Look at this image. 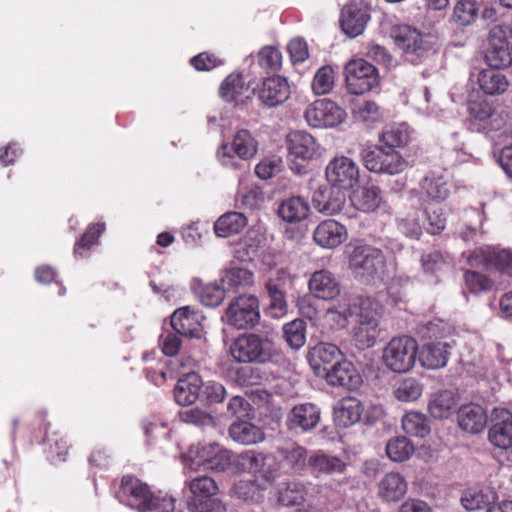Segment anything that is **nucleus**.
Listing matches in <instances>:
<instances>
[{
	"instance_id": "52",
	"label": "nucleus",
	"mask_w": 512,
	"mask_h": 512,
	"mask_svg": "<svg viewBox=\"0 0 512 512\" xmlns=\"http://www.w3.org/2000/svg\"><path fill=\"white\" fill-rule=\"evenodd\" d=\"M284 338L292 349H299L306 342V325L303 320L296 319L283 327Z\"/></svg>"
},
{
	"instance_id": "18",
	"label": "nucleus",
	"mask_w": 512,
	"mask_h": 512,
	"mask_svg": "<svg viewBox=\"0 0 512 512\" xmlns=\"http://www.w3.org/2000/svg\"><path fill=\"white\" fill-rule=\"evenodd\" d=\"M344 358L341 350L334 344L321 342L309 351V364L318 377L324 378L329 368Z\"/></svg>"
},
{
	"instance_id": "13",
	"label": "nucleus",
	"mask_w": 512,
	"mask_h": 512,
	"mask_svg": "<svg viewBox=\"0 0 512 512\" xmlns=\"http://www.w3.org/2000/svg\"><path fill=\"white\" fill-rule=\"evenodd\" d=\"M310 454L307 448L292 442L278 447L274 459L278 461L279 470L304 475L309 469Z\"/></svg>"
},
{
	"instance_id": "54",
	"label": "nucleus",
	"mask_w": 512,
	"mask_h": 512,
	"mask_svg": "<svg viewBox=\"0 0 512 512\" xmlns=\"http://www.w3.org/2000/svg\"><path fill=\"white\" fill-rule=\"evenodd\" d=\"M260 250L261 239H259L258 237L247 235L244 239H242L239 242L235 250V256L240 261L249 262L253 261L256 257L259 256Z\"/></svg>"
},
{
	"instance_id": "17",
	"label": "nucleus",
	"mask_w": 512,
	"mask_h": 512,
	"mask_svg": "<svg viewBox=\"0 0 512 512\" xmlns=\"http://www.w3.org/2000/svg\"><path fill=\"white\" fill-rule=\"evenodd\" d=\"M391 36L396 45L408 55L422 57L430 50L428 41L410 26L394 27Z\"/></svg>"
},
{
	"instance_id": "34",
	"label": "nucleus",
	"mask_w": 512,
	"mask_h": 512,
	"mask_svg": "<svg viewBox=\"0 0 512 512\" xmlns=\"http://www.w3.org/2000/svg\"><path fill=\"white\" fill-rule=\"evenodd\" d=\"M458 406V401L452 391L440 390L431 394L428 411L436 419L450 417Z\"/></svg>"
},
{
	"instance_id": "55",
	"label": "nucleus",
	"mask_w": 512,
	"mask_h": 512,
	"mask_svg": "<svg viewBox=\"0 0 512 512\" xmlns=\"http://www.w3.org/2000/svg\"><path fill=\"white\" fill-rule=\"evenodd\" d=\"M266 290L270 299L269 311L273 317H281L287 311L285 293L277 288L272 282H266Z\"/></svg>"
},
{
	"instance_id": "11",
	"label": "nucleus",
	"mask_w": 512,
	"mask_h": 512,
	"mask_svg": "<svg viewBox=\"0 0 512 512\" xmlns=\"http://www.w3.org/2000/svg\"><path fill=\"white\" fill-rule=\"evenodd\" d=\"M304 117L314 128H332L343 123L347 113L333 101L321 99L307 107Z\"/></svg>"
},
{
	"instance_id": "61",
	"label": "nucleus",
	"mask_w": 512,
	"mask_h": 512,
	"mask_svg": "<svg viewBox=\"0 0 512 512\" xmlns=\"http://www.w3.org/2000/svg\"><path fill=\"white\" fill-rule=\"evenodd\" d=\"M225 288L215 284L206 285L200 294L201 302L205 306L214 307L222 303L225 298Z\"/></svg>"
},
{
	"instance_id": "30",
	"label": "nucleus",
	"mask_w": 512,
	"mask_h": 512,
	"mask_svg": "<svg viewBox=\"0 0 512 512\" xmlns=\"http://www.w3.org/2000/svg\"><path fill=\"white\" fill-rule=\"evenodd\" d=\"M500 69L501 68H492L489 66L478 73L477 84L484 94L498 96L508 90L510 85L509 80Z\"/></svg>"
},
{
	"instance_id": "35",
	"label": "nucleus",
	"mask_w": 512,
	"mask_h": 512,
	"mask_svg": "<svg viewBox=\"0 0 512 512\" xmlns=\"http://www.w3.org/2000/svg\"><path fill=\"white\" fill-rule=\"evenodd\" d=\"M497 498V492L491 487H472L463 492L461 502L465 509L475 511L488 508Z\"/></svg>"
},
{
	"instance_id": "10",
	"label": "nucleus",
	"mask_w": 512,
	"mask_h": 512,
	"mask_svg": "<svg viewBox=\"0 0 512 512\" xmlns=\"http://www.w3.org/2000/svg\"><path fill=\"white\" fill-rule=\"evenodd\" d=\"M346 85L351 94L362 95L379 84L376 68L364 59H356L345 66Z\"/></svg>"
},
{
	"instance_id": "29",
	"label": "nucleus",
	"mask_w": 512,
	"mask_h": 512,
	"mask_svg": "<svg viewBox=\"0 0 512 512\" xmlns=\"http://www.w3.org/2000/svg\"><path fill=\"white\" fill-rule=\"evenodd\" d=\"M311 293L323 300H331L340 294V284L334 275L327 270L316 271L312 274L309 283Z\"/></svg>"
},
{
	"instance_id": "38",
	"label": "nucleus",
	"mask_w": 512,
	"mask_h": 512,
	"mask_svg": "<svg viewBox=\"0 0 512 512\" xmlns=\"http://www.w3.org/2000/svg\"><path fill=\"white\" fill-rule=\"evenodd\" d=\"M351 203L359 211L373 212L382 203L381 190L374 185L361 187L353 192Z\"/></svg>"
},
{
	"instance_id": "25",
	"label": "nucleus",
	"mask_w": 512,
	"mask_h": 512,
	"mask_svg": "<svg viewBox=\"0 0 512 512\" xmlns=\"http://www.w3.org/2000/svg\"><path fill=\"white\" fill-rule=\"evenodd\" d=\"M289 96V84L281 76H274L264 80L258 92L260 101L268 107H275L284 103Z\"/></svg>"
},
{
	"instance_id": "32",
	"label": "nucleus",
	"mask_w": 512,
	"mask_h": 512,
	"mask_svg": "<svg viewBox=\"0 0 512 512\" xmlns=\"http://www.w3.org/2000/svg\"><path fill=\"white\" fill-rule=\"evenodd\" d=\"M407 492V481L398 472H389L378 483V495L384 501H399Z\"/></svg>"
},
{
	"instance_id": "22",
	"label": "nucleus",
	"mask_w": 512,
	"mask_h": 512,
	"mask_svg": "<svg viewBox=\"0 0 512 512\" xmlns=\"http://www.w3.org/2000/svg\"><path fill=\"white\" fill-rule=\"evenodd\" d=\"M347 463L336 455L323 450L312 451L310 454L309 471L315 478L343 474Z\"/></svg>"
},
{
	"instance_id": "28",
	"label": "nucleus",
	"mask_w": 512,
	"mask_h": 512,
	"mask_svg": "<svg viewBox=\"0 0 512 512\" xmlns=\"http://www.w3.org/2000/svg\"><path fill=\"white\" fill-rule=\"evenodd\" d=\"M369 20L366 8L357 3H350L342 11L341 26L349 37L362 34Z\"/></svg>"
},
{
	"instance_id": "57",
	"label": "nucleus",
	"mask_w": 512,
	"mask_h": 512,
	"mask_svg": "<svg viewBox=\"0 0 512 512\" xmlns=\"http://www.w3.org/2000/svg\"><path fill=\"white\" fill-rule=\"evenodd\" d=\"M105 229L104 224H96L88 227L80 241L76 244L74 249L75 257H85L86 251L96 242L98 237L102 234Z\"/></svg>"
},
{
	"instance_id": "39",
	"label": "nucleus",
	"mask_w": 512,
	"mask_h": 512,
	"mask_svg": "<svg viewBox=\"0 0 512 512\" xmlns=\"http://www.w3.org/2000/svg\"><path fill=\"white\" fill-rule=\"evenodd\" d=\"M309 204L302 197H291L284 200L279 208V216L288 223L300 222L309 214Z\"/></svg>"
},
{
	"instance_id": "63",
	"label": "nucleus",
	"mask_w": 512,
	"mask_h": 512,
	"mask_svg": "<svg viewBox=\"0 0 512 512\" xmlns=\"http://www.w3.org/2000/svg\"><path fill=\"white\" fill-rule=\"evenodd\" d=\"M269 460L262 453L248 451L241 456V464L251 472H261Z\"/></svg>"
},
{
	"instance_id": "53",
	"label": "nucleus",
	"mask_w": 512,
	"mask_h": 512,
	"mask_svg": "<svg viewBox=\"0 0 512 512\" xmlns=\"http://www.w3.org/2000/svg\"><path fill=\"white\" fill-rule=\"evenodd\" d=\"M478 16V6L475 0H460L453 10V20L461 25H471Z\"/></svg>"
},
{
	"instance_id": "21",
	"label": "nucleus",
	"mask_w": 512,
	"mask_h": 512,
	"mask_svg": "<svg viewBox=\"0 0 512 512\" xmlns=\"http://www.w3.org/2000/svg\"><path fill=\"white\" fill-rule=\"evenodd\" d=\"M324 379L331 386L343 387L348 390L358 389L362 384V377L356 367L344 358L336 362L333 368H329Z\"/></svg>"
},
{
	"instance_id": "9",
	"label": "nucleus",
	"mask_w": 512,
	"mask_h": 512,
	"mask_svg": "<svg viewBox=\"0 0 512 512\" xmlns=\"http://www.w3.org/2000/svg\"><path fill=\"white\" fill-rule=\"evenodd\" d=\"M224 321L237 329H247L256 325L260 320L259 301L250 294L239 295L231 300Z\"/></svg>"
},
{
	"instance_id": "7",
	"label": "nucleus",
	"mask_w": 512,
	"mask_h": 512,
	"mask_svg": "<svg viewBox=\"0 0 512 512\" xmlns=\"http://www.w3.org/2000/svg\"><path fill=\"white\" fill-rule=\"evenodd\" d=\"M349 268L362 278H374L381 274L385 259L380 249L369 245H354L347 249Z\"/></svg>"
},
{
	"instance_id": "3",
	"label": "nucleus",
	"mask_w": 512,
	"mask_h": 512,
	"mask_svg": "<svg viewBox=\"0 0 512 512\" xmlns=\"http://www.w3.org/2000/svg\"><path fill=\"white\" fill-rule=\"evenodd\" d=\"M185 487L190 492L187 497V508L190 512H225L224 503L215 497L218 485L212 477H194L185 482Z\"/></svg>"
},
{
	"instance_id": "49",
	"label": "nucleus",
	"mask_w": 512,
	"mask_h": 512,
	"mask_svg": "<svg viewBox=\"0 0 512 512\" xmlns=\"http://www.w3.org/2000/svg\"><path fill=\"white\" fill-rule=\"evenodd\" d=\"M248 91L240 74H230L221 84L220 96L227 102L240 100Z\"/></svg>"
},
{
	"instance_id": "27",
	"label": "nucleus",
	"mask_w": 512,
	"mask_h": 512,
	"mask_svg": "<svg viewBox=\"0 0 512 512\" xmlns=\"http://www.w3.org/2000/svg\"><path fill=\"white\" fill-rule=\"evenodd\" d=\"M364 407L355 397H345L339 400L333 409L335 424L341 428H348L360 421Z\"/></svg>"
},
{
	"instance_id": "4",
	"label": "nucleus",
	"mask_w": 512,
	"mask_h": 512,
	"mask_svg": "<svg viewBox=\"0 0 512 512\" xmlns=\"http://www.w3.org/2000/svg\"><path fill=\"white\" fill-rule=\"evenodd\" d=\"M230 453L217 443H198L189 448L184 455L186 469L225 470L230 464Z\"/></svg>"
},
{
	"instance_id": "23",
	"label": "nucleus",
	"mask_w": 512,
	"mask_h": 512,
	"mask_svg": "<svg viewBox=\"0 0 512 512\" xmlns=\"http://www.w3.org/2000/svg\"><path fill=\"white\" fill-rule=\"evenodd\" d=\"M321 417L320 408L313 403L295 405L287 415L289 430L307 432L314 429Z\"/></svg>"
},
{
	"instance_id": "62",
	"label": "nucleus",
	"mask_w": 512,
	"mask_h": 512,
	"mask_svg": "<svg viewBox=\"0 0 512 512\" xmlns=\"http://www.w3.org/2000/svg\"><path fill=\"white\" fill-rule=\"evenodd\" d=\"M512 26L509 24H497L489 32V45L512 44Z\"/></svg>"
},
{
	"instance_id": "60",
	"label": "nucleus",
	"mask_w": 512,
	"mask_h": 512,
	"mask_svg": "<svg viewBox=\"0 0 512 512\" xmlns=\"http://www.w3.org/2000/svg\"><path fill=\"white\" fill-rule=\"evenodd\" d=\"M465 282L469 291L474 294L488 291L492 287V281L490 279L474 271H467L465 273Z\"/></svg>"
},
{
	"instance_id": "2",
	"label": "nucleus",
	"mask_w": 512,
	"mask_h": 512,
	"mask_svg": "<svg viewBox=\"0 0 512 512\" xmlns=\"http://www.w3.org/2000/svg\"><path fill=\"white\" fill-rule=\"evenodd\" d=\"M276 352L274 333H244L230 346L231 356L239 363H265Z\"/></svg>"
},
{
	"instance_id": "12",
	"label": "nucleus",
	"mask_w": 512,
	"mask_h": 512,
	"mask_svg": "<svg viewBox=\"0 0 512 512\" xmlns=\"http://www.w3.org/2000/svg\"><path fill=\"white\" fill-rule=\"evenodd\" d=\"M472 267L495 268L512 276V252L496 247H480L473 250L467 257Z\"/></svg>"
},
{
	"instance_id": "26",
	"label": "nucleus",
	"mask_w": 512,
	"mask_h": 512,
	"mask_svg": "<svg viewBox=\"0 0 512 512\" xmlns=\"http://www.w3.org/2000/svg\"><path fill=\"white\" fill-rule=\"evenodd\" d=\"M202 319L203 316L199 313L184 306L174 311L171 316V325L178 334L194 338L200 336Z\"/></svg>"
},
{
	"instance_id": "14",
	"label": "nucleus",
	"mask_w": 512,
	"mask_h": 512,
	"mask_svg": "<svg viewBox=\"0 0 512 512\" xmlns=\"http://www.w3.org/2000/svg\"><path fill=\"white\" fill-rule=\"evenodd\" d=\"M359 167L348 157H336L326 167L329 184L343 190L354 187L359 182Z\"/></svg>"
},
{
	"instance_id": "24",
	"label": "nucleus",
	"mask_w": 512,
	"mask_h": 512,
	"mask_svg": "<svg viewBox=\"0 0 512 512\" xmlns=\"http://www.w3.org/2000/svg\"><path fill=\"white\" fill-rule=\"evenodd\" d=\"M347 237L346 227L332 219L320 222L313 231L314 241L325 249H334L340 246Z\"/></svg>"
},
{
	"instance_id": "15",
	"label": "nucleus",
	"mask_w": 512,
	"mask_h": 512,
	"mask_svg": "<svg viewBox=\"0 0 512 512\" xmlns=\"http://www.w3.org/2000/svg\"><path fill=\"white\" fill-rule=\"evenodd\" d=\"M232 152L243 160L250 159L256 154L257 143L249 131L244 129L238 131L231 146L224 144L218 149L217 157L222 165H235Z\"/></svg>"
},
{
	"instance_id": "16",
	"label": "nucleus",
	"mask_w": 512,
	"mask_h": 512,
	"mask_svg": "<svg viewBox=\"0 0 512 512\" xmlns=\"http://www.w3.org/2000/svg\"><path fill=\"white\" fill-rule=\"evenodd\" d=\"M488 440L496 448L512 447V413L505 408H495L491 414Z\"/></svg>"
},
{
	"instance_id": "5",
	"label": "nucleus",
	"mask_w": 512,
	"mask_h": 512,
	"mask_svg": "<svg viewBox=\"0 0 512 512\" xmlns=\"http://www.w3.org/2000/svg\"><path fill=\"white\" fill-rule=\"evenodd\" d=\"M115 497L118 501L137 512H151L159 506L157 497L150 487L133 476H124Z\"/></svg>"
},
{
	"instance_id": "44",
	"label": "nucleus",
	"mask_w": 512,
	"mask_h": 512,
	"mask_svg": "<svg viewBox=\"0 0 512 512\" xmlns=\"http://www.w3.org/2000/svg\"><path fill=\"white\" fill-rule=\"evenodd\" d=\"M307 489L300 481H291L279 490L278 500L284 506H296L305 502Z\"/></svg>"
},
{
	"instance_id": "47",
	"label": "nucleus",
	"mask_w": 512,
	"mask_h": 512,
	"mask_svg": "<svg viewBox=\"0 0 512 512\" xmlns=\"http://www.w3.org/2000/svg\"><path fill=\"white\" fill-rule=\"evenodd\" d=\"M415 448L412 442L404 436L390 439L386 444V454L394 462H404L411 458Z\"/></svg>"
},
{
	"instance_id": "31",
	"label": "nucleus",
	"mask_w": 512,
	"mask_h": 512,
	"mask_svg": "<svg viewBox=\"0 0 512 512\" xmlns=\"http://www.w3.org/2000/svg\"><path fill=\"white\" fill-rule=\"evenodd\" d=\"M202 380L195 372L185 373L174 388V397L179 405H191L199 397Z\"/></svg>"
},
{
	"instance_id": "42",
	"label": "nucleus",
	"mask_w": 512,
	"mask_h": 512,
	"mask_svg": "<svg viewBox=\"0 0 512 512\" xmlns=\"http://www.w3.org/2000/svg\"><path fill=\"white\" fill-rule=\"evenodd\" d=\"M410 130L406 124L387 126L379 135V141L389 149L403 147L410 141Z\"/></svg>"
},
{
	"instance_id": "41",
	"label": "nucleus",
	"mask_w": 512,
	"mask_h": 512,
	"mask_svg": "<svg viewBox=\"0 0 512 512\" xmlns=\"http://www.w3.org/2000/svg\"><path fill=\"white\" fill-rule=\"evenodd\" d=\"M246 225V217L242 213L228 212L218 218L214 230L219 237L226 238L239 233Z\"/></svg>"
},
{
	"instance_id": "59",
	"label": "nucleus",
	"mask_w": 512,
	"mask_h": 512,
	"mask_svg": "<svg viewBox=\"0 0 512 512\" xmlns=\"http://www.w3.org/2000/svg\"><path fill=\"white\" fill-rule=\"evenodd\" d=\"M428 226L427 231L431 234H437L445 228L446 218L443 210L439 206H430L425 210Z\"/></svg>"
},
{
	"instance_id": "33",
	"label": "nucleus",
	"mask_w": 512,
	"mask_h": 512,
	"mask_svg": "<svg viewBox=\"0 0 512 512\" xmlns=\"http://www.w3.org/2000/svg\"><path fill=\"white\" fill-rule=\"evenodd\" d=\"M486 422L487 415L480 405H465L458 411V424L469 433H480L485 428Z\"/></svg>"
},
{
	"instance_id": "20",
	"label": "nucleus",
	"mask_w": 512,
	"mask_h": 512,
	"mask_svg": "<svg viewBox=\"0 0 512 512\" xmlns=\"http://www.w3.org/2000/svg\"><path fill=\"white\" fill-rule=\"evenodd\" d=\"M312 202L315 209L325 215H335L346 203L345 191L339 187L321 186L313 194Z\"/></svg>"
},
{
	"instance_id": "36",
	"label": "nucleus",
	"mask_w": 512,
	"mask_h": 512,
	"mask_svg": "<svg viewBox=\"0 0 512 512\" xmlns=\"http://www.w3.org/2000/svg\"><path fill=\"white\" fill-rule=\"evenodd\" d=\"M449 345L447 343H428L420 351V362L428 369H439L444 367L449 358Z\"/></svg>"
},
{
	"instance_id": "51",
	"label": "nucleus",
	"mask_w": 512,
	"mask_h": 512,
	"mask_svg": "<svg viewBox=\"0 0 512 512\" xmlns=\"http://www.w3.org/2000/svg\"><path fill=\"white\" fill-rule=\"evenodd\" d=\"M402 428L405 433L415 437H425L430 432L425 416L414 411L403 416Z\"/></svg>"
},
{
	"instance_id": "8",
	"label": "nucleus",
	"mask_w": 512,
	"mask_h": 512,
	"mask_svg": "<svg viewBox=\"0 0 512 512\" xmlns=\"http://www.w3.org/2000/svg\"><path fill=\"white\" fill-rule=\"evenodd\" d=\"M364 166L371 172L395 175L408 167V162L395 149L364 147L361 152Z\"/></svg>"
},
{
	"instance_id": "48",
	"label": "nucleus",
	"mask_w": 512,
	"mask_h": 512,
	"mask_svg": "<svg viewBox=\"0 0 512 512\" xmlns=\"http://www.w3.org/2000/svg\"><path fill=\"white\" fill-rule=\"evenodd\" d=\"M353 116L358 122L370 126L384 119V111L375 101L366 100L357 104Z\"/></svg>"
},
{
	"instance_id": "6",
	"label": "nucleus",
	"mask_w": 512,
	"mask_h": 512,
	"mask_svg": "<svg viewBox=\"0 0 512 512\" xmlns=\"http://www.w3.org/2000/svg\"><path fill=\"white\" fill-rule=\"evenodd\" d=\"M418 344L409 336L392 338L382 351L385 367L395 373H406L415 365Z\"/></svg>"
},
{
	"instance_id": "37",
	"label": "nucleus",
	"mask_w": 512,
	"mask_h": 512,
	"mask_svg": "<svg viewBox=\"0 0 512 512\" xmlns=\"http://www.w3.org/2000/svg\"><path fill=\"white\" fill-rule=\"evenodd\" d=\"M230 437L242 445H253L264 440L263 431L248 421H235L229 427Z\"/></svg>"
},
{
	"instance_id": "64",
	"label": "nucleus",
	"mask_w": 512,
	"mask_h": 512,
	"mask_svg": "<svg viewBox=\"0 0 512 512\" xmlns=\"http://www.w3.org/2000/svg\"><path fill=\"white\" fill-rule=\"evenodd\" d=\"M421 265L426 272L434 273L441 271L448 262L440 252L434 251L421 257Z\"/></svg>"
},
{
	"instance_id": "58",
	"label": "nucleus",
	"mask_w": 512,
	"mask_h": 512,
	"mask_svg": "<svg viewBox=\"0 0 512 512\" xmlns=\"http://www.w3.org/2000/svg\"><path fill=\"white\" fill-rule=\"evenodd\" d=\"M259 64L268 70H278L282 63L281 52L272 46L264 47L258 54Z\"/></svg>"
},
{
	"instance_id": "46",
	"label": "nucleus",
	"mask_w": 512,
	"mask_h": 512,
	"mask_svg": "<svg viewBox=\"0 0 512 512\" xmlns=\"http://www.w3.org/2000/svg\"><path fill=\"white\" fill-rule=\"evenodd\" d=\"M423 393V385L419 380L408 377L398 381L393 389L394 397L401 402H414Z\"/></svg>"
},
{
	"instance_id": "56",
	"label": "nucleus",
	"mask_w": 512,
	"mask_h": 512,
	"mask_svg": "<svg viewBox=\"0 0 512 512\" xmlns=\"http://www.w3.org/2000/svg\"><path fill=\"white\" fill-rule=\"evenodd\" d=\"M334 86V71L330 66L319 68L312 82V90L317 95L329 93Z\"/></svg>"
},
{
	"instance_id": "43",
	"label": "nucleus",
	"mask_w": 512,
	"mask_h": 512,
	"mask_svg": "<svg viewBox=\"0 0 512 512\" xmlns=\"http://www.w3.org/2000/svg\"><path fill=\"white\" fill-rule=\"evenodd\" d=\"M180 420L189 425H193L200 429L214 428L216 426V418L207 409L194 406L180 412Z\"/></svg>"
},
{
	"instance_id": "1",
	"label": "nucleus",
	"mask_w": 512,
	"mask_h": 512,
	"mask_svg": "<svg viewBox=\"0 0 512 512\" xmlns=\"http://www.w3.org/2000/svg\"><path fill=\"white\" fill-rule=\"evenodd\" d=\"M327 314L342 327L352 319L351 339L358 349L365 350L375 345L382 318V306L378 301L372 298L343 300L328 309Z\"/></svg>"
},
{
	"instance_id": "45",
	"label": "nucleus",
	"mask_w": 512,
	"mask_h": 512,
	"mask_svg": "<svg viewBox=\"0 0 512 512\" xmlns=\"http://www.w3.org/2000/svg\"><path fill=\"white\" fill-rule=\"evenodd\" d=\"M221 283L225 289L235 290L253 284V273L242 267H231L224 270Z\"/></svg>"
},
{
	"instance_id": "50",
	"label": "nucleus",
	"mask_w": 512,
	"mask_h": 512,
	"mask_svg": "<svg viewBox=\"0 0 512 512\" xmlns=\"http://www.w3.org/2000/svg\"><path fill=\"white\" fill-rule=\"evenodd\" d=\"M488 66L492 68H507L512 65V44L489 45L485 55Z\"/></svg>"
},
{
	"instance_id": "19",
	"label": "nucleus",
	"mask_w": 512,
	"mask_h": 512,
	"mask_svg": "<svg viewBox=\"0 0 512 512\" xmlns=\"http://www.w3.org/2000/svg\"><path fill=\"white\" fill-rule=\"evenodd\" d=\"M289 154L296 159L310 161L322 155L323 149L314 137L304 131H293L287 136Z\"/></svg>"
},
{
	"instance_id": "40",
	"label": "nucleus",
	"mask_w": 512,
	"mask_h": 512,
	"mask_svg": "<svg viewBox=\"0 0 512 512\" xmlns=\"http://www.w3.org/2000/svg\"><path fill=\"white\" fill-rule=\"evenodd\" d=\"M421 190L433 201H444L450 194V187L442 175L428 174L421 182Z\"/></svg>"
}]
</instances>
